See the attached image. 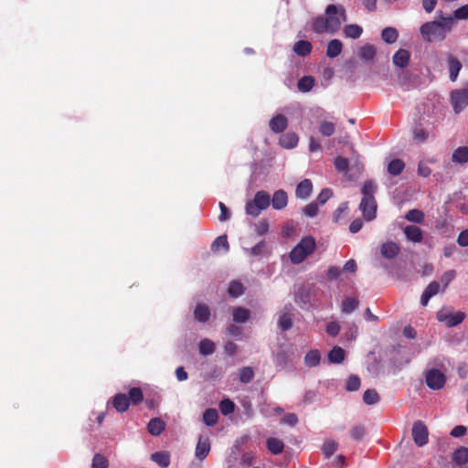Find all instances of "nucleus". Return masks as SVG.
<instances>
[{
  "mask_svg": "<svg viewBox=\"0 0 468 468\" xmlns=\"http://www.w3.org/2000/svg\"><path fill=\"white\" fill-rule=\"evenodd\" d=\"M324 18L330 27V33L334 34L340 29L342 22L346 21V13L344 6L328 5L325 8Z\"/></svg>",
  "mask_w": 468,
  "mask_h": 468,
  "instance_id": "5",
  "label": "nucleus"
},
{
  "mask_svg": "<svg viewBox=\"0 0 468 468\" xmlns=\"http://www.w3.org/2000/svg\"><path fill=\"white\" fill-rule=\"evenodd\" d=\"M210 451V443L208 438L200 436L196 446L195 454L199 460L205 459Z\"/></svg>",
  "mask_w": 468,
  "mask_h": 468,
  "instance_id": "14",
  "label": "nucleus"
},
{
  "mask_svg": "<svg viewBox=\"0 0 468 468\" xmlns=\"http://www.w3.org/2000/svg\"><path fill=\"white\" fill-rule=\"evenodd\" d=\"M151 460L162 468L170 464V454L167 452H156L151 454Z\"/></svg>",
  "mask_w": 468,
  "mask_h": 468,
  "instance_id": "25",
  "label": "nucleus"
},
{
  "mask_svg": "<svg viewBox=\"0 0 468 468\" xmlns=\"http://www.w3.org/2000/svg\"><path fill=\"white\" fill-rule=\"evenodd\" d=\"M254 378V371L250 367H244L239 370V378L241 383L247 384Z\"/></svg>",
  "mask_w": 468,
  "mask_h": 468,
  "instance_id": "45",
  "label": "nucleus"
},
{
  "mask_svg": "<svg viewBox=\"0 0 468 468\" xmlns=\"http://www.w3.org/2000/svg\"><path fill=\"white\" fill-rule=\"evenodd\" d=\"M403 232L407 239L412 242L418 243L420 242L423 239L422 230L415 225L406 226L403 229Z\"/></svg>",
  "mask_w": 468,
  "mask_h": 468,
  "instance_id": "17",
  "label": "nucleus"
},
{
  "mask_svg": "<svg viewBox=\"0 0 468 468\" xmlns=\"http://www.w3.org/2000/svg\"><path fill=\"white\" fill-rule=\"evenodd\" d=\"M413 136L417 142L422 143L428 138V133L424 129L417 127L413 131Z\"/></svg>",
  "mask_w": 468,
  "mask_h": 468,
  "instance_id": "60",
  "label": "nucleus"
},
{
  "mask_svg": "<svg viewBox=\"0 0 468 468\" xmlns=\"http://www.w3.org/2000/svg\"><path fill=\"white\" fill-rule=\"evenodd\" d=\"M448 63H449L450 79L452 81H455L457 80L458 74L462 69V64L456 58H454L452 56H449Z\"/></svg>",
  "mask_w": 468,
  "mask_h": 468,
  "instance_id": "28",
  "label": "nucleus"
},
{
  "mask_svg": "<svg viewBox=\"0 0 468 468\" xmlns=\"http://www.w3.org/2000/svg\"><path fill=\"white\" fill-rule=\"evenodd\" d=\"M454 18L456 19H468V5H463L454 11Z\"/></svg>",
  "mask_w": 468,
  "mask_h": 468,
  "instance_id": "62",
  "label": "nucleus"
},
{
  "mask_svg": "<svg viewBox=\"0 0 468 468\" xmlns=\"http://www.w3.org/2000/svg\"><path fill=\"white\" fill-rule=\"evenodd\" d=\"M334 165L338 172L346 173L349 167V161L347 158L337 156L335 159Z\"/></svg>",
  "mask_w": 468,
  "mask_h": 468,
  "instance_id": "51",
  "label": "nucleus"
},
{
  "mask_svg": "<svg viewBox=\"0 0 468 468\" xmlns=\"http://www.w3.org/2000/svg\"><path fill=\"white\" fill-rule=\"evenodd\" d=\"M425 381L430 388L438 390L444 387L446 377L439 369L432 368L426 372Z\"/></svg>",
  "mask_w": 468,
  "mask_h": 468,
  "instance_id": "7",
  "label": "nucleus"
},
{
  "mask_svg": "<svg viewBox=\"0 0 468 468\" xmlns=\"http://www.w3.org/2000/svg\"><path fill=\"white\" fill-rule=\"evenodd\" d=\"M454 25V18L452 16L442 17L441 21H431L424 23L420 28V34L423 38L429 42L441 41L445 38Z\"/></svg>",
  "mask_w": 468,
  "mask_h": 468,
  "instance_id": "1",
  "label": "nucleus"
},
{
  "mask_svg": "<svg viewBox=\"0 0 468 468\" xmlns=\"http://www.w3.org/2000/svg\"><path fill=\"white\" fill-rule=\"evenodd\" d=\"M165 429V422L160 418H153L147 424V431L153 436H159Z\"/></svg>",
  "mask_w": 468,
  "mask_h": 468,
  "instance_id": "19",
  "label": "nucleus"
},
{
  "mask_svg": "<svg viewBox=\"0 0 468 468\" xmlns=\"http://www.w3.org/2000/svg\"><path fill=\"white\" fill-rule=\"evenodd\" d=\"M228 292L229 295H231L233 297H239V296L242 295L244 292L243 285L239 282H232L229 284Z\"/></svg>",
  "mask_w": 468,
  "mask_h": 468,
  "instance_id": "49",
  "label": "nucleus"
},
{
  "mask_svg": "<svg viewBox=\"0 0 468 468\" xmlns=\"http://www.w3.org/2000/svg\"><path fill=\"white\" fill-rule=\"evenodd\" d=\"M312 43L308 40H298L293 45V52L300 57H306L312 52Z\"/></svg>",
  "mask_w": 468,
  "mask_h": 468,
  "instance_id": "21",
  "label": "nucleus"
},
{
  "mask_svg": "<svg viewBox=\"0 0 468 468\" xmlns=\"http://www.w3.org/2000/svg\"><path fill=\"white\" fill-rule=\"evenodd\" d=\"M405 218L414 223H422L424 221V213L419 209H410L407 212Z\"/></svg>",
  "mask_w": 468,
  "mask_h": 468,
  "instance_id": "43",
  "label": "nucleus"
},
{
  "mask_svg": "<svg viewBox=\"0 0 468 468\" xmlns=\"http://www.w3.org/2000/svg\"><path fill=\"white\" fill-rule=\"evenodd\" d=\"M219 248H223L226 251L229 250V244L226 235L218 237L211 245V250L214 251L218 250Z\"/></svg>",
  "mask_w": 468,
  "mask_h": 468,
  "instance_id": "46",
  "label": "nucleus"
},
{
  "mask_svg": "<svg viewBox=\"0 0 468 468\" xmlns=\"http://www.w3.org/2000/svg\"><path fill=\"white\" fill-rule=\"evenodd\" d=\"M269 230V223L266 219H261L254 225V231L258 236L266 234Z\"/></svg>",
  "mask_w": 468,
  "mask_h": 468,
  "instance_id": "56",
  "label": "nucleus"
},
{
  "mask_svg": "<svg viewBox=\"0 0 468 468\" xmlns=\"http://www.w3.org/2000/svg\"><path fill=\"white\" fill-rule=\"evenodd\" d=\"M315 245V239L312 236L303 238L301 241L291 250L289 255L291 261L294 264L303 262L314 252Z\"/></svg>",
  "mask_w": 468,
  "mask_h": 468,
  "instance_id": "3",
  "label": "nucleus"
},
{
  "mask_svg": "<svg viewBox=\"0 0 468 468\" xmlns=\"http://www.w3.org/2000/svg\"><path fill=\"white\" fill-rule=\"evenodd\" d=\"M457 243L461 247L468 246V229H464V230L461 231V233L459 234V236L457 238Z\"/></svg>",
  "mask_w": 468,
  "mask_h": 468,
  "instance_id": "64",
  "label": "nucleus"
},
{
  "mask_svg": "<svg viewBox=\"0 0 468 468\" xmlns=\"http://www.w3.org/2000/svg\"><path fill=\"white\" fill-rule=\"evenodd\" d=\"M303 212L307 217H310V218L315 217L319 212L318 204L315 202H312V203L306 205L303 208Z\"/></svg>",
  "mask_w": 468,
  "mask_h": 468,
  "instance_id": "57",
  "label": "nucleus"
},
{
  "mask_svg": "<svg viewBox=\"0 0 468 468\" xmlns=\"http://www.w3.org/2000/svg\"><path fill=\"white\" fill-rule=\"evenodd\" d=\"M452 161L456 164H465L468 162V147L459 146L452 154Z\"/></svg>",
  "mask_w": 468,
  "mask_h": 468,
  "instance_id": "24",
  "label": "nucleus"
},
{
  "mask_svg": "<svg viewBox=\"0 0 468 468\" xmlns=\"http://www.w3.org/2000/svg\"><path fill=\"white\" fill-rule=\"evenodd\" d=\"M350 435L352 439L356 441H360L366 435V428L363 425H356L351 428Z\"/></svg>",
  "mask_w": 468,
  "mask_h": 468,
  "instance_id": "53",
  "label": "nucleus"
},
{
  "mask_svg": "<svg viewBox=\"0 0 468 468\" xmlns=\"http://www.w3.org/2000/svg\"><path fill=\"white\" fill-rule=\"evenodd\" d=\"M219 410L223 415H229L235 410V403L229 399H224L219 402Z\"/></svg>",
  "mask_w": 468,
  "mask_h": 468,
  "instance_id": "47",
  "label": "nucleus"
},
{
  "mask_svg": "<svg viewBox=\"0 0 468 468\" xmlns=\"http://www.w3.org/2000/svg\"><path fill=\"white\" fill-rule=\"evenodd\" d=\"M321 355L318 350H311L304 356V363L308 367H315L320 363Z\"/></svg>",
  "mask_w": 468,
  "mask_h": 468,
  "instance_id": "39",
  "label": "nucleus"
},
{
  "mask_svg": "<svg viewBox=\"0 0 468 468\" xmlns=\"http://www.w3.org/2000/svg\"><path fill=\"white\" fill-rule=\"evenodd\" d=\"M363 401L367 405H374L379 401V396L375 389H367L363 395Z\"/></svg>",
  "mask_w": 468,
  "mask_h": 468,
  "instance_id": "44",
  "label": "nucleus"
},
{
  "mask_svg": "<svg viewBox=\"0 0 468 468\" xmlns=\"http://www.w3.org/2000/svg\"><path fill=\"white\" fill-rule=\"evenodd\" d=\"M399 246L393 241L385 242L380 247L381 255L388 260L394 259L399 253Z\"/></svg>",
  "mask_w": 468,
  "mask_h": 468,
  "instance_id": "13",
  "label": "nucleus"
},
{
  "mask_svg": "<svg viewBox=\"0 0 468 468\" xmlns=\"http://www.w3.org/2000/svg\"><path fill=\"white\" fill-rule=\"evenodd\" d=\"M312 191V181L310 179H303L296 186L295 197L300 199H306L311 196Z\"/></svg>",
  "mask_w": 468,
  "mask_h": 468,
  "instance_id": "11",
  "label": "nucleus"
},
{
  "mask_svg": "<svg viewBox=\"0 0 468 468\" xmlns=\"http://www.w3.org/2000/svg\"><path fill=\"white\" fill-rule=\"evenodd\" d=\"M127 397L130 404L138 405L144 399L143 390L140 388H131Z\"/></svg>",
  "mask_w": 468,
  "mask_h": 468,
  "instance_id": "37",
  "label": "nucleus"
},
{
  "mask_svg": "<svg viewBox=\"0 0 468 468\" xmlns=\"http://www.w3.org/2000/svg\"><path fill=\"white\" fill-rule=\"evenodd\" d=\"M358 300L348 297L343 301L341 311L345 314H350L358 307Z\"/></svg>",
  "mask_w": 468,
  "mask_h": 468,
  "instance_id": "42",
  "label": "nucleus"
},
{
  "mask_svg": "<svg viewBox=\"0 0 468 468\" xmlns=\"http://www.w3.org/2000/svg\"><path fill=\"white\" fill-rule=\"evenodd\" d=\"M292 314L290 313H283L280 315L278 325L282 331H288L292 327Z\"/></svg>",
  "mask_w": 468,
  "mask_h": 468,
  "instance_id": "36",
  "label": "nucleus"
},
{
  "mask_svg": "<svg viewBox=\"0 0 468 468\" xmlns=\"http://www.w3.org/2000/svg\"><path fill=\"white\" fill-rule=\"evenodd\" d=\"M343 44L339 39H332L327 44L326 56L334 58L341 54Z\"/></svg>",
  "mask_w": 468,
  "mask_h": 468,
  "instance_id": "23",
  "label": "nucleus"
},
{
  "mask_svg": "<svg viewBox=\"0 0 468 468\" xmlns=\"http://www.w3.org/2000/svg\"><path fill=\"white\" fill-rule=\"evenodd\" d=\"M333 196V191L330 188H324L317 197V204L324 205Z\"/></svg>",
  "mask_w": 468,
  "mask_h": 468,
  "instance_id": "58",
  "label": "nucleus"
},
{
  "mask_svg": "<svg viewBox=\"0 0 468 468\" xmlns=\"http://www.w3.org/2000/svg\"><path fill=\"white\" fill-rule=\"evenodd\" d=\"M271 206L276 210L284 208L288 204V195L283 189L276 190L271 199Z\"/></svg>",
  "mask_w": 468,
  "mask_h": 468,
  "instance_id": "10",
  "label": "nucleus"
},
{
  "mask_svg": "<svg viewBox=\"0 0 468 468\" xmlns=\"http://www.w3.org/2000/svg\"><path fill=\"white\" fill-rule=\"evenodd\" d=\"M314 83L315 80L314 77L303 76L298 80L297 86L302 92H308L314 88Z\"/></svg>",
  "mask_w": 468,
  "mask_h": 468,
  "instance_id": "35",
  "label": "nucleus"
},
{
  "mask_svg": "<svg viewBox=\"0 0 468 468\" xmlns=\"http://www.w3.org/2000/svg\"><path fill=\"white\" fill-rule=\"evenodd\" d=\"M112 405L118 412H125L130 406L127 395L122 393L116 394L112 398Z\"/></svg>",
  "mask_w": 468,
  "mask_h": 468,
  "instance_id": "20",
  "label": "nucleus"
},
{
  "mask_svg": "<svg viewBox=\"0 0 468 468\" xmlns=\"http://www.w3.org/2000/svg\"><path fill=\"white\" fill-rule=\"evenodd\" d=\"M361 385L360 378L357 376H350L346 384V388L347 391H356Z\"/></svg>",
  "mask_w": 468,
  "mask_h": 468,
  "instance_id": "50",
  "label": "nucleus"
},
{
  "mask_svg": "<svg viewBox=\"0 0 468 468\" xmlns=\"http://www.w3.org/2000/svg\"><path fill=\"white\" fill-rule=\"evenodd\" d=\"M335 124L331 122L324 121L320 122L319 132L324 136H331L335 133Z\"/></svg>",
  "mask_w": 468,
  "mask_h": 468,
  "instance_id": "48",
  "label": "nucleus"
},
{
  "mask_svg": "<svg viewBox=\"0 0 468 468\" xmlns=\"http://www.w3.org/2000/svg\"><path fill=\"white\" fill-rule=\"evenodd\" d=\"M232 315L236 323H245L249 320L250 312L244 307H237L233 309Z\"/></svg>",
  "mask_w": 468,
  "mask_h": 468,
  "instance_id": "33",
  "label": "nucleus"
},
{
  "mask_svg": "<svg viewBox=\"0 0 468 468\" xmlns=\"http://www.w3.org/2000/svg\"><path fill=\"white\" fill-rule=\"evenodd\" d=\"M451 103L455 113H460L468 105V89H457L451 91Z\"/></svg>",
  "mask_w": 468,
  "mask_h": 468,
  "instance_id": "6",
  "label": "nucleus"
},
{
  "mask_svg": "<svg viewBox=\"0 0 468 468\" xmlns=\"http://www.w3.org/2000/svg\"><path fill=\"white\" fill-rule=\"evenodd\" d=\"M218 420V412L216 409H207L203 413V421L207 426H214Z\"/></svg>",
  "mask_w": 468,
  "mask_h": 468,
  "instance_id": "34",
  "label": "nucleus"
},
{
  "mask_svg": "<svg viewBox=\"0 0 468 468\" xmlns=\"http://www.w3.org/2000/svg\"><path fill=\"white\" fill-rule=\"evenodd\" d=\"M405 168V164L401 159L396 158L391 160L388 165V172L391 176H399Z\"/></svg>",
  "mask_w": 468,
  "mask_h": 468,
  "instance_id": "32",
  "label": "nucleus"
},
{
  "mask_svg": "<svg viewBox=\"0 0 468 468\" xmlns=\"http://www.w3.org/2000/svg\"><path fill=\"white\" fill-rule=\"evenodd\" d=\"M108 460L101 454L96 453L93 456L91 468H108Z\"/></svg>",
  "mask_w": 468,
  "mask_h": 468,
  "instance_id": "52",
  "label": "nucleus"
},
{
  "mask_svg": "<svg viewBox=\"0 0 468 468\" xmlns=\"http://www.w3.org/2000/svg\"><path fill=\"white\" fill-rule=\"evenodd\" d=\"M377 186L371 180L366 181L362 186L361 193L363 195L359 208L362 211L366 220H372L376 218L377 202L374 197Z\"/></svg>",
  "mask_w": 468,
  "mask_h": 468,
  "instance_id": "2",
  "label": "nucleus"
},
{
  "mask_svg": "<svg viewBox=\"0 0 468 468\" xmlns=\"http://www.w3.org/2000/svg\"><path fill=\"white\" fill-rule=\"evenodd\" d=\"M381 37L387 44H393L399 37V32L395 27H385L381 32Z\"/></svg>",
  "mask_w": 468,
  "mask_h": 468,
  "instance_id": "31",
  "label": "nucleus"
},
{
  "mask_svg": "<svg viewBox=\"0 0 468 468\" xmlns=\"http://www.w3.org/2000/svg\"><path fill=\"white\" fill-rule=\"evenodd\" d=\"M453 461L457 464H465L468 463V448L460 447L458 448L452 455Z\"/></svg>",
  "mask_w": 468,
  "mask_h": 468,
  "instance_id": "38",
  "label": "nucleus"
},
{
  "mask_svg": "<svg viewBox=\"0 0 468 468\" xmlns=\"http://www.w3.org/2000/svg\"><path fill=\"white\" fill-rule=\"evenodd\" d=\"M215 352V344L210 339H202L199 343V353L204 356L211 355Z\"/></svg>",
  "mask_w": 468,
  "mask_h": 468,
  "instance_id": "40",
  "label": "nucleus"
},
{
  "mask_svg": "<svg viewBox=\"0 0 468 468\" xmlns=\"http://www.w3.org/2000/svg\"><path fill=\"white\" fill-rule=\"evenodd\" d=\"M322 450L326 457H330L337 450V443L335 441H327L324 443Z\"/></svg>",
  "mask_w": 468,
  "mask_h": 468,
  "instance_id": "55",
  "label": "nucleus"
},
{
  "mask_svg": "<svg viewBox=\"0 0 468 468\" xmlns=\"http://www.w3.org/2000/svg\"><path fill=\"white\" fill-rule=\"evenodd\" d=\"M343 31H344V35L346 37L352 38V39H357L361 37V35L363 33V28H362V27H360L358 25L350 24V25H346L344 27Z\"/></svg>",
  "mask_w": 468,
  "mask_h": 468,
  "instance_id": "30",
  "label": "nucleus"
},
{
  "mask_svg": "<svg viewBox=\"0 0 468 468\" xmlns=\"http://www.w3.org/2000/svg\"><path fill=\"white\" fill-rule=\"evenodd\" d=\"M220 208V214L218 216V219L220 221H226L230 218V212L223 202H219L218 204Z\"/></svg>",
  "mask_w": 468,
  "mask_h": 468,
  "instance_id": "63",
  "label": "nucleus"
},
{
  "mask_svg": "<svg viewBox=\"0 0 468 468\" xmlns=\"http://www.w3.org/2000/svg\"><path fill=\"white\" fill-rule=\"evenodd\" d=\"M312 30L317 34L330 33V27L324 16H317L311 20Z\"/></svg>",
  "mask_w": 468,
  "mask_h": 468,
  "instance_id": "16",
  "label": "nucleus"
},
{
  "mask_svg": "<svg viewBox=\"0 0 468 468\" xmlns=\"http://www.w3.org/2000/svg\"><path fill=\"white\" fill-rule=\"evenodd\" d=\"M271 205V196L267 191H258L253 199L249 200L245 206L247 215L253 218L258 217L261 212L269 207Z\"/></svg>",
  "mask_w": 468,
  "mask_h": 468,
  "instance_id": "4",
  "label": "nucleus"
},
{
  "mask_svg": "<svg viewBox=\"0 0 468 468\" xmlns=\"http://www.w3.org/2000/svg\"><path fill=\"white\" fill-rule=\"evenodd\" d=\"M412 437L414 442L419 447H422L428 443L429 431L426 425L421 420H417L413 423Z\"/></svg>",
  "mask_w": 468,
  "mask_h": 468,
  "instance_id": "8",
  "label": "nucleus"
},
{
  "mask_svg": "<svg viewBox=\"0 0 468 468\" xmlns=\"http://www.w3.org/2000/svg\"><path fill=\"white\" fill-rule=\"evenodd\" d=\"M299 138L295 133H286L280 137L281 146L286 149H292L298 144Z\"/></svg>",
  "mask_w": 468,
  "mask_h": 468,
  "instance_id": "22",
  "label": "nucleus"
},
{
  "mask_svg": "<svg viewBox=\"0 0 468 468\" xmlns=\"http://www.w3.org/2000/svg\"><path fill=\"white\" fill-rule=\"evenodd\" d=\"M276 367L284 368L289 364V356L285 351L278 352L275 356Z\"/></svg>",
  "mask_w": 468,
  "mask_h": 468,
  "instance_id": "54",
  "label": "nucleus"
},
{
  "mask_svg": "<svg viewBox=\"0 0 468 468\" xmlns=\"http://www.w3.org/2000/svg\"><path fill=\"white\" fill-rule=\"evenodd\" d=\"M358 55L364 60H373L376 55V49L372 45H366L359 48Z\"/></svg>",
  "mask_w": 468,
  "mask_h": 468,
  "instance_id": "41",
  "label": "nucleus"
},
{
  "mask_svg": "<svg viewBox=\"0 0 468 468\" xmlns=\"http://www.w3.org/2000/svg\"><path fill=\"white\" fill-rule=\"evenodd\" d=\"M266 446L267 449L272 453V454H280L283 452L284 449V443L282 441L277 439V438H268L266 441Z\"/></svg>",
  "mask_w": 468,
  "mask_h": 468,
  "instance_id": "27",
  "label": "nucleus"
},
{
  "mask_svg": "<svg viewBox=\"0 0 468 468\" xmlns=\"http://www.w3.org/2000/svg\"><path fill=\"white\" fill-rule=\"evenodd\" d=\"M465 318L463 312L447 313L444 310H441L437 313V319L440 322L446 324L448 327H453L461 324Z\"/></svg>",
  "mask_w": 468,
  "mask_h": 468,
  "instance_id": "9",
  "label": "nucleus"
},
{
  "mask_svg": "<svg viewBox=\"0 0 468 468\" xmlns=\"http://www.w3.org/2000/svg\"><path fill=\"white\" fill-rule=\"evenodd\" d=\"M194 316L195 319L197 320L198 322L205 323L208 321L210 317V310L205 304H197L194 311Z\"/></svg>",
  "mask_w": 468,
  "mask_h": 468,
  "instance_id": "29",
  "label": "nucleus"
},
{
  "mask_svg": "<svg viewBox=\"0 0 468 468\" xmlns=\"http://www.w3.org/2000/svg\"><path fill=\"white\" fill-rule=\"evenodd\" d=\"M455 275L456 271L454 270H449L442 274L441 282L443 283L444 287L448 286V284L455 278Z\"/></svg>",
  "mask_w": 468,
  "mask_h": 468,
  "instance_id": "61",
  "label": "nucleus"
},
{
  "mask_svg": "<svg viewBox=\"0 0 468 468\" xmlns=\"http://www.w3.org/2000/svg\"><path fill=\"white\" fill-rule=\"evenodd\" d=\"M341 326L338 322H330L326 325V333L331 336H336L340 332Z\"/></svg>",
  "mask_w": 468,
  "mask_h": 468,
  "instance_id": "59",
  "label": "nucleus"
},
{
  "mask_svg": "<svg viewBox=\"0 0 468 468\" xmlns=\"http://www.w3.org/2000/svg\"><path fill=\"white\" fill-rule=\"evenodd\" d=\"M410 59V53L409 50L404 48H399L392 58V61L395 66L399 68H406Z\"/></svg>",
  "mask_w": 468,
  "mask_h": 468,
  "instance_id": "15",
  "label": "nucleus"
},
{
  "mask_svg": "<svg viewBox=\"0 0 468 468\" xmlns=\"http://www.w3.org/2000/svg\"><path fill=\"white\" fill-rule=\"evenodd\" d=\"M269 126L273 133H280L287 128L288 120L284 115L277 114L271 119Z\"/></svg>",
  "mask_w": 468,
  "mask_h": 468,
  "instance_id": "12",
  "label": "nucleus"
},
{
  "mask_svg": "<svg viewBox=\"0 0 468 468\" xmlns=\"http://www.w3.org/2000/svg\"><path fill=\"white\" fill-rule=\"evenodd\" d=\"M440 291V284L438 282H431L424 290L423 293L420 297V303L423 306H426L430 301V299L436 295Z\"/></svg>",
  "mask_w": 468,
  "mask_h": 468,
  "instance_id": "18",
  "label": "nucleus"
},
{
  "mask_svg": "<svg viewBox=\"0 0 468 468\" xmlns=\"http://www.w3.org/2000/svg\"><path fill=\"white\" fill-rule=\"evenodd\" d=\"M346 357L345 350L340 346H334L328 353V360L333 364H340Z\"/></svg>",
  "mask_w": 468,
  "mask_h": 468,
  "instance_id": "26",
  "label": "nucleus"
}]
</instances>
